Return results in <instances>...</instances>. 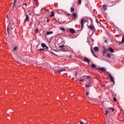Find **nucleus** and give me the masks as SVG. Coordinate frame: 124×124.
I'll return each mask as SVG.
<instances>
[{
  "mask_svg": "<svg viewBox=\"0 0 124 124\" xmlns=\"http://www.w3.org/2000/svg\"><path fill=\"white\" fill-rule=\"evenodd\" d=\"M88 29H89V30H91V31H92L95 30V28H94V26L93 25L88 26Z\"/></svg>",
  "mask_w": 124,
  "mask_h": 124,
  "instance_id": "obj_4",
  "label": "nucleus"
},
{
  "mask_svg": "<svg viewBox=\"0 0 124 124\" xmlns=\"http://www.w3.org/2000/svg\"><path fill=\"white\" fill-rule=\"evenodd\" d=\"M86 78H87V79H90V78H91V76H87L86 77Z\"/></svg>",
  "mask_w": 124,
  "mask_h": 124,
  "instance_id": "obj_35",
  "label": "nucleus"
},
{
  "mask_svg": "<svg viewBox=\"0 0 124 124\" xmlns=\"http://www.w3.org/2000/svg\"><path fill=\"white\" fill-rule=\"evenodd\" d=\"M16 50H17V47L16 46L15 47V48H14V51H16Z\"/></svg>",
  "mask_w": 124,
  "mask_h": 124,
  "instance_id": "obj_38",
  "label": "nucleus"
},
{
  "mask_svg": "<svg viewBox=\"0 0 124 124\" xmlns=\"http://www.w3.org/2000/svg\"><path fill=\"white\" fill-rule=\"evenodd\" d=\"M108 77H109L111 82H112L114 85L115 84V78H114V77H112L111 73H110L109 72H108Z\"/></svg>",
  "mask_w": 124,
  "mask_h": 124,
  "instance_id": "obj_2",
  "label": "nucleus"
},
{
  "mask_svg": "<svg viewBox=\"0 0 124 124\" xmlns=\"http://www.w3.org/2000/svg\"><path fill=\"white\" fill-rule=\"evenodd\" d=\"M107 57H108V59H110V58H111V55H110V54H107Z\"/></svg>",
  "mask_w": 124,
  "mask_h": 124,
  "instance_id": "obj_22",
  "label": "nucleus"
},
{
  "mask_svg": "<svg viewBox=\"0 0 124 124\" xmlns=\"http://www.w3.org/2000/svg\"><path fill=\"white\" fill-rule=\"evenodd\" d=\"M51 53H52L53 55H56L54 52H51Z\"/></svg>",
  "mask_w": 124,
  "mask_h": 124,
  "instance_id": "obj_44",
  "label": "nucleus"
},
{
  "mask_svg": "<svg viewBox=\"0 0 124 124\" xmlns=\"http://www.w3.org/2000/svg\"><path fill=\"white\" fill-rule=\"evenodd\" d=\"M106 62H108V60H106Z\"/></svg>",
  "mask_w": 124,
  "mask_h": 124,
  "instance_id": "obj_48",
  "label": "nucleus"
},
{
  "mask_svg": "<svg viewBox=\"0 0 124 124\" xmlns=\"http://www.w3.org/2000/svg\"><path fill=\"white\" fill-rule=\"evenodd\" d=\"M84 61L86 62H91V60H90V59H89L87 58H84Z\"/></svg>",
  "mask_w": 124,
  "mask_h": 124,
  "instance_id": "obj_10",
  "label": "nucleus"
},
{
  "mask_svg": "<svg viewBox=\"0 0 124 124\" xmlns=\"http://www.w3.org/2000/svg\"><path fill=\"white\" fill-rule=\"evenodd\" d=\"M110 111L109 110H106V113L105 115L106 116H107L108 115V113H109Z\"/></svg>",
  "mask_w": 124,
  "mask_h": 124,
  "instance_id": "obj_24",
  "label": "nucleus"
},
{
  "mask_svg": "<svg viewBox=\"0 0 124 124\" xmlns=\"http://www.w3.org/2000/svg\"><path fill=\"white\" fill-rule=\"evenodd\" d=\"M78 2L79 4H81L82 3V0H78Z\"/></svg>",
  "mask_w": 124,
  "mask_h": 124,
  "instance_id": "obj_29",
  "label": "nucleus"
},
{
  "mask_svg": "<svg viewBox=\"0 0 124 124\" xmlns=\"http://www.w3.org/2000/svg\"><path fill=\"white\" fill-rule=\"evenodd\" d=\"M107 52V49H106V48L104 47L102 51L103 56H105L106 55Z\"/></svg>",
  "mask_w": 124,
  "mask_h": 124,
  "instance_id": "obj_5",
  "label": "nucleus"
},
{
  "mask_svg": "<svg viewBox=\"0 0 124 124\" xmlns=\"http://www.w3.org/2000/svg\"><path fill=\"white\" fill-rule=\"evenodd\" d=\"M44 50H45V48H41V49H38V51H44Z\"/></svg>",
  "mask_w": 124,
  "mask_h": 124,
  "instance_id": "obj_26",
  "label": "nucleus"
},
{
  "mask_svg": "<svg viewBox=\"0 0 124 124\" xmlns=\"http://www.w3.org/2000/svg\"><path fill=\"white\" fill-rule=\"evenodd\" d=\"M99 69L100 70H101L102 71H104L105 70V68H104V67H100V68H99Z\"/></svg>",
  "mask_w": 124,
  "mask_h": 124,
  "instance_id": "obj_17",
  "label": "nucleus"
},
{
  "mask_svg": "<svg viewBox=\"0 0 124 124\" xmlns=\"http://www.w3.org/2000/svg\"><path fill=\"white\" fill-rule=\"evenodd\" d=\"M16 2H17V0H14V2L13 6H14V5H15V3H16Z\"/></svg>",
  "mask_w": 124,
  "mask_h": 124,
  "instance_id": "obj_31",
  "label": "nucleus"
},
{
  "mask_svg": "<svg viewBox=\"0 0 124 124\" xmlns=\"http://www.w3.org/2000/svg\"><path fill=\"white\" fill-rule=\"evenodd\" d=\"M53 70L55 72H62V71H66L65 69H62L60 67H55Z\"/></svg>",
  "mask_w": 124,
  "mask_h": 124,
  "instance_id": "obj_1",
  "label": "nucleus"
},
{
  "mask_svg": "<svg viewBox=\"0 0 124 124\" xmlns=\"http://www.w3.org/2000/svg\"><path fill=\"white\" fill-rule=\"evenodd\" d=\"M101 103H102V104H103V103H104V101H101Z\"/></svg>",
  "mask_w": 124,
  "mask_h": 124,
  "instance_id": "obj_41",
  "label": "nucleus"
},
{
  "mask_svg": "<svg viewBox=\"0 0 124 124\" xmlns=\"http://www.w3.org/2000/svg\"><path fill=\"white\" fill-rule=\"evenodd\" d=\"M54 16H55V13L54 12H52L50 15V17H54Z\"/></svg>",
  "mask_w": 124,
  "mask_h": 124,
  "instance_id": "obj_20",
  "label": "nucleus"
},
{
  "mask_svg": "<svg viewBox=\"0 0 124 124\" xmlns=\"http://www.w3.org/2000/svg\"><path fill=\"white\" fill-rule=\"evenodd\" d=\"M88 94H89V93L87 92V93H86V95H88Z\"/></svg>",
  "mask_w": 124,
  "mask_h": 124,
  "instance_id": "obj_45",
  "label": "nucleus"
},
{
  "mask_svg": "<svg viewBox=\"0 0 124 124\" xmlns=\"http://www.w3.org/2000/svg\"><path fill=\"white\" fill-rule=\"evenodd\" d=\"M7 31H8V32H9V26H8L7 27Z\"/></svg>",
  "mask_w": 124,
  "mask_h": 124,
  "instance_id": "obj_37",
  "label": "nucleus"
},
{
  "mask_svg": "<svg viewBox=\"0 0 124 124\" xmlns=\"http://www.w3.org/2000/svg\"><path fill=\"white\" fill-rule=\"evenodd\" d=\"M108 3H110V4L109 5V6H113V5H114L115 3L113 2L112 1H109Z\"/></svg>",
  "mask_w": 124,
  "mask_h": 124,
  "instance_id": "obj_11",
  "label": "nucleus"
},
{
  "mask_svg": "<svg viewBox=\"0 0 124 124\" xmlns=\"http://www.w3.org/2000/svg\"><path fill=\"white\" fill-rule=\"evenodd\" d=\"M103 9H104V10H107V5H103Z\"/></svg>",
  "mask_w": 124,
  "mask_h": 124,
  "instance_id": "obj_15",
  "label": "nucleus"
},
{
  "mask_svg": "<svg viewBox=\"0 0 124 124\" xmlns=\"http://www.w3.org/2000/svg\"><path fill=\"white\" fill-rule=\"evenodd\" d=\"M53 32V31H47L46 35H50V34H52Z\"/></svg>",
  "mask_w": 124,
  "mask_h": 124,
  "instance_id": "obj_12",
  "label": "nucleus"
},
{
  "mask_svg": "<svg viewBox=\"0 0 124 124\" xmlns=\"http://www.w3.org/2000/svg\"><path fill=\"white\" fill-rule=\"evenodd\" d=\"M55 56H58V55H55Z\"/></svg>",
  "mask_w": 124,
  "mask_h": 124,
  "instance_id": "obj_51",
  "label": "nucleus"
},
{
  "mask_svg": "<svg viewBox=\"0 0 124 124\" xmlns=\"http://www.w3.org/2000/svg\"><path fill=\"white\" fill-rule=\"evenodd\" d=\"M26 17L25 19V22H27V21H29L30 17H29V15H26Z\"/></svg>",
  "mask_w": 124,
  "mask_h": 124,
  "instance_id": "obj_9",
  "label": "nucleus"
},
{
  "mask_svg": "<svg viewBox=\"0 0 124 124\" xmlns=\"http://www.w3.org/2000/svg\"><path fill=\"white\" fill-rule=\"evenodd\" d=\"M124 36H123L122 37V41L121 44H124Z\"/></svg>",
  "mask_w": 124,
  "mask_h": 124,
  "instance_id": "obj_18",
  "label": "nucleus"
},
{
  "mask_svg": "<svg viewBox=\"0 0 124 124\" xmlns=\"http://www.w3.org/2000/svg\"><path fill=\"white\" fill-rule=\"evenodd\" d=\"M46 22H49V19H47V20H46Z\"/></svg>",
  "mask_w": 124,
  "mask_h": 124,
  "instance_id": "obj_46",
  "label": "nucleus"
},
{
  "mask_svg": "<svg viewBox=\"0 0 124 124\" xmlns=\"http://www.w3.org/2000/svg\"><path fill=\"white\" fill-rule=\"evenodd\" d=\"M113 101H114V102H116L117 101V98H116L115 97L113 98Z\"/></svg>",
  "mask_w": 124,
  "mask_h": 124,
  "instance_id": "obj_34",
  "label": "nucleus"
},
{
  "mask_svg": "<svg viewBox=\"0 0 124 124\" xmlns=\"http://www.w3.org/2000/svg\"><path fill=\"white\" fill-rule=\"evenodd\" d=\"M63 51H65V50H63Z\"/></svg>",
  "mask_w": 124,
  "mask_h": 124,
  "instance_id": "obj_50",
  "label": "nucleus"
},
{
  "mask_svg": "<svg viewBox=\"0 0 124 124\" xmlns=\"http://www.w3.org/2000/svg\"><path fill=\"white\" fill-rule=\"evenodd\" d=\"M46 49V50H48V49H49V47L48 46H46L45 47Z\"/></svg>",
  "mask_w": 124,
  "mask_h": 124,
  "instance_id": "obj_40",
  "label": "nucleus"
},
{
  "mask_svg": "<svg viewBox=\"0 0 124 124\" xmlns=\"http://www.w3.org/2000/svg\"><path fill=\"white\" fill-rule=\"evenodd\" d=\"M93 56L95 58H98V57H97V56L95 55L94 54V53H93Z\"/></svg>",
  "mask_w": 124,
  "mask_h": 124,
  "instance_id": "obj_36",
  "label": "nucleus"
},
{
  "mask_svg": "<svg viewBox=\"0 0 124 124\" xmlns=\"http://www.w3.org/2000/svg\"><path fill=\"white\" fill-rule=\"evenodd\" d=\"M91 51L92 53L93 54H93H94V53L93 52V49L91 48Z\"/></svg>",
  "mask_w": 124,
  "mask_h": 124,
  "instance_id": "obj_33",
  "label": "nucleus"
},
{
  "mask_svg": "<svg viewBox=\"0 0 124 124\" xmlns=\"http://www.w3.org/2000/svg\"><path fill=\"white\" fill-rule=\"evenodd\" d=\"M74 8L71 7V12H74Z\"/></svg>",
  "mask_w": 124,
  "mask_h": 124,
  "instance_id": "obj_27",
  "label": "nucleus"
},
{
  "mask_svg": "<svg viewBox=\"0 0 124 124\" xmlns=\"http://www.w3.org/2000/svg\"><path fill=\"white\" fill-rule=\"evenodd\" d=\"M64 46V45H62V46H59V48H63V47Z\"/></svg>",
  "mask_w": 124,
  "mask_h": 124,
  "instance_id": "obj_32",
  "label": "nucleus"
},
{
  "mask_svg": "<svg viewBox=\"0 0 124 124\" xmlns=\"http://www.w3.org/2000/svg\"><path fill=\"white\" fill-rule=\"evenodd\" d=\"M108 51H109L110 53H114V49L112 47L108 48Z\"/></svg>",
  "mask_w": 124,
  "mask_h": 124,
  "instance_id": "obj_8",
  "label": "nucleus"
},
{
  "mask_svg": "<svg viewBox=\"0 0 124 124\" xmlns=\"http://www.w3.org/2000/svg\"><path fill=\"white\" fill-rule=\"evenodd\" d=\"M46 44H45V43H42L41 44V46L43 47V48H45L46 47Z\"/></svg>",
  "mask_w": 124,
  "mask_h": 124,
  "instance_id": "obj_16",
  "label": "nucleus"
},
{
  "mask_svg": "<svg viewBox=\"0 0 124 124\" xmlns=\"http://www.w3.org/2000/svg\"><path fill=\"white\" fill-rule=\"evenodd\" d=\"M79 81L80 82H84V81H85V79H79Z\"/></svg>",
  "mask_w": 124,
  "mask_h": 124,
  "instance_id": "obj_30",
  "label": "nucleus"
},
{
  "mask_svg": "<svg viewBox=\"0 0 124 124\" xmlns=\"http://www.w3.org/2000/svg\"><path fill=\"white\" fill-rule=\"evenodd\" d=\"M93 49L95 52H99V48L97 46L94 47Z\"/></svg>",
  "mask_w": 124,
  "mask_h": 124,
  "instance_id": "obj_6",
  "label": "nucleus"
},
{
  "mask_svg": "<svg viewBox=\"0 0 124 124\" xmlns=\"http://www.w3.org/2000/svg\"><path fill=\"white\" fill-rule=\"evenodd\" d=\"M39 31V30H38V28H37L35 30V32L37 33Z\"/></svg>",
  "mask_w": 124,
  "mask_h": 124,
  "instance_id": "obj_25",
  "label": "nucleus"
},
{
  "mask_svg": "<svg viewBox=\"0 0 124 124\" xmlns=\"http://www.w3.org/2000/svg\"><path fill=\"white\" fill-rule=\"evenodd\" d=\"M73 17H74L75 18H77V14H73Z\"/></svg>",
  "mask_w": 124,
  "mask_h": 124,
  "instance_id": "obj_21",
  "label": "nucleus"
},
{
  "mask_svg": "<svg viewBox=\"0 0 124 124\" xmlns=\"http://www.w3.org/2000/svg\"><path fill=\"white\" fill-rule=\"evenodd\" d=\"M86 22H88L87 20H85V18H82L81 20V29H83V28L84 27V24H85V23H86Z\"/></svg>",
  "mask_w": 124,
  "mask_h": 124,
  "instance_id": "obj_3",
  "label": "nucleus"
},
{
  "mask_svg": "<svg viewBox=\"0 0 124 124\" xmlns=\"http://www.w3.org/2000/svg\"><path fill=\"white\" fill-rule=\"evenodd\" d=\"M27 3H25L23 4V6L22 7V8L23 9H25V8H27Z\"/></svg>",
  "mask_w": 124,
  "mask_h": 124,
  "instance_id": "obj_14",
  "label": "nucleus"
},
{
  "mask_svg": "<svg viewBox=\"0 0 124 124\" xmlns=\"http://www.w3.org/2000/svg\"><path fill=\"white\" fill-rule=\"evenodd\" d=\"M35 0V1H37V0Z\"/></svg>",
  "mask_w": 124,
  "mask_h": 124,
  "instance_id": "obj_47",
  "label": "nucleus"
},
{
  "mask_svg": "<svg viewBox=\"0 0 124 124\" xmlns=\"http://www.w3.org/2000/svg\"><path fill=\"white\" fill-rule=\"evenodd\" d=\"M61 31H65V29L63 27H60Z\"/></svg>",
  "mask_w": 124,
  "mask_h": 124,
  "instance_id": "obj_23",
  "label": "nucleus"
},
{
  "mask_svg": "<svg viewBox=\"0 0 124 124\" xmlns=\"http://www.w3.org/2000/svg\"><path fill=\"white\" fill-rule=\"evenodd\" d=\"M91 66H92V67H93V68H95V66H96V65H95V64H92L91 65Z\"/></svg>",
  "mask_w": 124,
  "mask_h": 124,
  "instance_id": "obj_19",
  "label": "nucleus"
},
{
  "mask_svg": "<svg viewBox=\"0 0 124 124\" xmlns=\"http://www.w3.org/2000/svg\"><path fill=\"white\" fill-rule=\"evenodd\" d=\"M92 86V83L87 84L85 85V88H90Z\"/></svg>",
  "mask_w": 124,
  "mask_h": 124,
  "instance_id": "obj_13",
  "label": "nucleus"
},
{
  "mask_svg": "<svg viewBox=\"0 0 124 124\" xmlns=\"http://www.w3.org/2000/svg\"><path fill=\"white\" fill-rule=\"evenodd\" d=\"M68 15L70 16V14H68Z\"/></svg>",
  "mask_w": 124,
  "mask_h": 124,
  "instance_id": "obj_49",
  "label": "nucleus"
},
{
  "mask_svg": "<svg viewBox=\"0 0 124 124\" xmlns=\"http://www.w3.org/2000/svg\"><path fill=\"white\" fill-rule=\"evenodd\" d=\"M70 32H71V33H75V30L72 29V28H70Z\"/></svg>",
  "mask_w": 124,
  "mask_h": 124,
  "instance_id": "obj_7",
  "label": "nucleus"
},
{
  "mask_svg": "<svg viewBox=\"0 0 124 124\" xmlns=\"http://www.w3.org/2000/svg\"><path fill=\"white\" fill-rule=\"evenodd\" d=\"M109 109V110H112V112H114V109L113 108H110Z\"/></svg>",
  "mask_w": 124,
  "mask_h": 124,
  "instance_id": "obj_28",
  "label": "nucleus"
},
{
  "mask_svg": "<svg viewBox=\"0 0 124 124\" xmlns=\"http://www.w3.org/2000/svg\"><path fill=\"white\" fill-rule=\"evenodd\" d=\"M96 22L97 23V24H100L97 19H96Z\"/></svg>",
  "mask_w": 124,
  "mask_h": 124,
  "instance_id": "obj_39",
  "label": "nucleus"
},
{
  "mask_svg": "<svg viewBox=\"0 0 124 124\" xmlns=\"http://www.w3.org/2000/svg\"><path fill=\"white\" fill-rule=\"evenodd\" d=\"M84 124V122H80V124Z\"/></svg>",
  "mask_w": 124,
  "mask_h": 124,
  "instance_id": "obj_42",
  "label": "nucleus"
},
{
  "mask_svg": "<svg viewBox=\"0 0 124 124\" xmlns=\"http://www.w3.org/2000/svg\"><path fill=\"white\" fill-rule=\"evenodd\" d=\"M105 43H108L107 40H105Z\"/></svg>",
  "mask_w": 124,
  "mask_h": 124,
  "instance_id": "obj_43",
  "label": "nucleus"
}]
</instances>
